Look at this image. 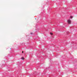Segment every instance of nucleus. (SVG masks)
Returning a JSON list of instances; mask_svg holds the SVG:
<instances>
[{"instance_id": "1", "label": "nucleus", "mask_w": 77, "mask_h": 77, "mask_svg": "<svg viewBox=\"0 0 77 77\" xmlns=\"http://www.w3.org/2000/svg\"><path fill=\"white\" fill-rule=\"evenodd\" d=\"M67 23L69 24H71V21L69 19L67 21Z\"/></svg>"}, {"instance_id": "2", "label": "nucleus", "mask_w": 77, "mask_h": 77, "mask_svg": "<svg viewBox=\"0 0 77 77\" xmlns=\"http://www.w3.org/2000/svg\"><path fill=\"white\" fill-rule=\"evenodd\" d=\"M21 59H22V60H24V57H21Z\"/></svg>"}, {"instance_id": "3", "label": "nucleus", "mask_w": 77, "mask_h": 77, "mask_svg": "<svg viewBox=\"0 0 77 77\" xmlns=\"http://www.w3.org/2000/svg\"><path fill=\"white\" fill-rule=\"evenodd\" d=\"M70 18H73V17L71 16H70Z\"/></svg>"}, {"instance_id": "4", "label": "nucleus", "mask_w": 77, "mask_h": 77, "mask_svg": "<svg viewBox=\"0 0 77 77\" xmlns=\"http://www.w3.org/2000/svg\"><path fill=\"white\" fill-rule=\"evenodd\" d=\"M50 35H53V33L51 32H50Z\"/></svg>"}, {"instance_id": "5", "label": "nucleus", "mask_w": 77, "mask_h": 77, "mask_svg": "<svg viewBox=\"0 0 77 77\" xmlns=\"http://www.w3.org/2000/svg\"><path fill=\"white\" fill-rule=\"evenodd\" d=\"M24 53V51H22V53Z\"/></svg>"}, {"instance_id": "6", "label": "nucleus", "mask_w": 77, "mask_h": 77, "mask_svg": "<svg viewBox=\"0 0 77 77\" xmlns=\"http://www.w3.org/2000/svg\"><path fill=\"white\" fill-rule=\"evenodd\" d=\"M31 34H32V33H31Z\"/></svg>"}, {"instance_id": "7", "label": "nucleus", "mask_w": 77, "mask_h": 77, "mask_svg": "<svg viewBox=\"0 0 77 77\" xmlns=\"http://www.w3.org/2000/svg\"><path fill=\"white\" fill-rule=\"evenodd\" d=\"M10 49L11 50V48Z\"/></svg>"}]
</instances>
